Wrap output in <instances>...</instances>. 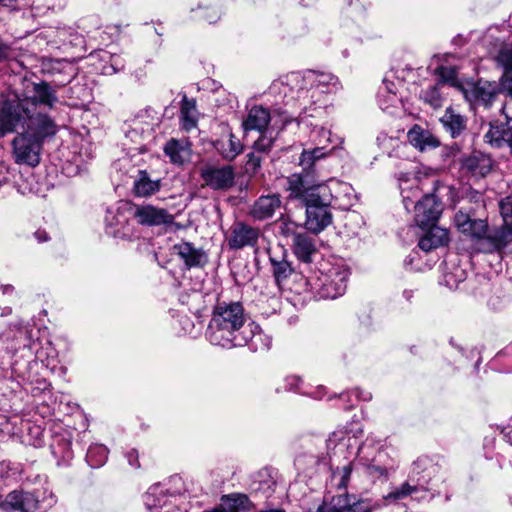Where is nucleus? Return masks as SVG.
<instances>
[{"instance_id": "obj_1", "label": "nucleus", "mask_w": 512, "mask_h": 512, "mask_svg": "<svg viewBox=\"0 0 512 512\" xmlns=\"http://www.w3.org/2000/svg\"><path fill=\"white\" fill-rule=\"evenodd\" d=\"M206 336L213 345L224 348L247 345L254 352L268 350L271 344L258 325L246 323L241 302H218L213 309Z\"/></svg>"}, {"instance_id": "obj_2", "label": "nucleus", "mask_w": 512, "mask_h": 512, "mask_svg": "<svg viewBox=\"0 0 512 512\" xmlns=\"http://www.w3.org/2000/svg\"><path fill=\"white\" fill-rule=\"evenodd\" d=\"M290 197L301 200L306 208L305 227L314 234L322 232L333 220L329 203L323 198L325 186L312 174H291L287 178Z\"/></svg>"}, {"instance_id": "obj_3", "label": "nucleus", "mask_w": 512, "mask_h": 512, "mask_svg": "<svg viewBox=\"0 0 512 512\" xmlns=\"http://www.w3.org/2000/svg\"><path fill=\"white\" fill-rule=\"evenodd\" d=\"M458 230L470 238L472 249L478 253H512V230L508 227L489 229L486 220L472 219L458 211L454 216Z\"/></svg>"}, {"instance_id": "obj_4", "label": "nucleus", "mask_w": 512, "mask_h": 512, "mask_svg": "<svg viewBox=\"0 0 512 512\" xmlns=\"http://www.w3.org/2000/svg\"><path fill=\"white\" fill-rule=\"evenodd\" d=\"M439 471V467L428 457H419L414 461L409 480L390 492L385 499L396 501L411 497L422 500L429 496L428 485Z\"/></svg>"}, {"instance_id": "obj_5", "label": "nucleus", "mask_w": 512, "mask_h": 512, "mask_svg": "<svg viewBox=\"0 0 512 512\" xmlns=\"http://www.w3.org/2000/svg\"><path fill=\"white\" fill-rule=\"evenodd\" d=\"M28 99H20L17 95L0 102V131L13 132L23 129L32 109Z\"/></svg>"}, {"instance_id": "obj_6", "label": "nucleus", "mask_w": 512, "mask_h": 512, "mask_svg": "<svg viewBox=\"0 0 512 512\" xmlns=\"http://www.w3.org/2000/svg\"><path fill=\"white\" fill-rule=\"evenodd\" d=\"M43 144L28 136L27 133L19 132L12 140V157L19 165L36 167L41 161Z\"/></svg>"}, {"instance_id": "obj_7", "label": "nucleus", "mask_w": 512, "mask_h": 512, "mask_svg": "<svg viewBox=\"0 0 512 512\" xmlns=\"http://www.w3.org/2000/svg\"><path fill=\"white\" fill-rule=\"evenodd\" d=\"M414 220L416 224L426 229L428 226H433L438 221L442 210V202L437 197L435 192L429 193L421 197L415 205Z\"/></svg>"}, {"instance_id": "obj_8", "label": "nucleus", "mask_w": 512, "mask_h": 512, "mask_svg": "<svg viewBox=\"0 0 512 512\" xmlns=\"http://www.w3.org/2000/svg\"><path fill=\"white\" fill-rule=\"evenodd\" d=\"M57 130L58 127L50 116L32 110L21 132L43 144L46 139L55 136Z\"/></svg>"}, {"instance_id": "obj_9", "label": "nucleus", "mask_w": 512, "mask_h": 512, "mask_svg": "<svg viewBox=\"0 0 512 512\" xmlns=\"http://www.w3.org/2000/svg\"><path fill=\"white\" fill-rule=\"evenodd\" d=\"M205 185L213 190H227L234 185L235 171L231 165L221 167L208 165L200 170Z\"/></svg>"}, {"instance_id": "obj_10", "label": "nucleus", "mask_w": 512, "mask_h": 512, "mask_svg": "<svg viewBox=\"0 0 512 512\" xmlns=\"http://www.w3.org/2000/svg\"><path fill=\"white\" fill-rule=\"evenodd\" d=\"M349 271L341 266H334L323 275L320 293L324 298L335 299L344 294L347 288Z\"/></svg>"}, {"instance_id": "obj_11", "label": "nucleus", "mask_w": 512, "mask_h": 512, "mask_svg": "<svg viewBox=\"0 0 512 512\" xmlns=\"http://www.w3.org/2000/svg\"><path fill=\"white\" fill-rule=\"evenodd\" d=\"M133 215L137 222L143 226L167 225L174 221V216L166 209L151 204L136 205Z\"/></svg>"}, {"instance_id": "obj_12", "label": "nucleus", "mask_w": 512, "mask_h": 512, "mask_svg": "<svg viewBox=\"0 0 512 512\" xmlns=\"http://www.w3.org/2000/svg\"><path fill=\"white\" fill-rule=\"evenodd\" d=\"M259 237L258 229L243 222H237L231 227L228 237V246L231 249L239 250L246 246H254Z\"/></svg>"}, {"instance_id": "obj_13", "label": "nucleus", "mask_w": 512, "mask_h": 512, "mask_svg": "<svg viewBox=\"0 0 512 512\" xmlns=\"http://www.w3.org/2000/svg\"><path fill=\"white\" fill-rule=\"evenodd\" d=\"M38 508V500L30 493L23 490L11 491L5 499L1 498V510L30 512Z\"/></svg>"}, {"instance_id": "obj_14", "label": "nucleus", "mask_w": 512, "mask_h": 512, "mask_svg": "<svg viewBox=\"0 0 512 512\" xmlns=\"http://www.w3.org/2000/svg\"><path fill=\"white\" fill-rule=\"evenodd\" d=\"M282 205L279 194L260 196L250 207L249 215L258 221L270 219Z\"/></svg>"}, {"instance_id": "obj_15", "label": "nucleus", "mask_w": 512, "mask_h": 512, "mask_svg": "<svg viewBox=\"0 0 512 512\" xmlns=\"http://www.w3.org/2000/svg\"><path fill=\"white\" fill-rule=\"evenodd\" d=\"M408 142L420 152L440 146V140L428 129L418 124L413 125L407 133Z\"/></svg>"}, {"instance_id": "obj_16", "label": "nucleus", "mask_w": 512, "mask_h": 512, "mask_svg": "<svg viewBox=\"0 0 512 512\" xmlns=\"http://www.w3.org/2000/svg\"><path fill=\"white\" fill-rule=\"evenodd\" d=\"M471 94L474 102L478 105L484 106L485 108H489L500 95L496 81L483 79L478 80L474 84Z\"/></svg>"}, {"instance_id": "obj_17", "label": "nucleus", "mask_w": 512, "mask_h": 512, "mask_svg": "<svg viewBox=\"0 0 512 512\" xmlns=\"http://www.w3.org/2000/svg\"><path fill=\"white\" fill-rule=\"evenodd\" d=\"M106 232L115 238H127L131 235L129 220L124 212L120 210L107 211L105 217Z\"/></svg>"}, {"instance_id": "obj_18", "label": "nucleus", "mask_w": 512, "mask_h": 512, "mask_svg": "<svg viewBox=\"0 0 512 512\" xmlns=\"http://www.w3.org/2000/svg\"><path fill=\"white\" fill-rule=\"evenodd\" d=\"M489 155L475 151L463 160L462 167L475 177H485L492 169Z\"/></svg>"}, {"instance_id": "obj_19", "label": "nucleus", "mask_w": 512, "mask_h": 512, "mask_svg": "<svg viewBox=\"0 0 512 512\" xmlns=\"http://www.w3.org/2000/svg\"><path fill=\"white\" fill-rule=\"evenodd\" d=\"M164 153L170 162L175 165H183L191 157V144L187 139H170L164 146Z\"/></svg>"}, {"instance_id": "obj_20", "label": "nucleus", "mask_w": 512, "mask_h": 512, "mask_svg": "<svg viewBox=\"0 0 512 512\" xmlns=\"http://www.w3.org/2000/svg\"><path fill=\"white\" fill-rule=\"evenodd\" d=\"M363 504L362 500L344 492L331 499L328 512H369L370 507Z\"/></svg>"}, {"instance_id": "obj_21", "label": "nucleus", "mask_w": 512, "mask_h": 512, "mask_svg": "<svg viewBox=\"0 0 512 512\" xmlns=\"http://www.w3.org/2000/svg\"><path fill=\"white\" fill-rule=\"evenodd\" d=\"M253 508V503L246 494L231 493L221 497L220 508H213L209 512H244Z\"/></svg>"}, {"instance_id": "obj_22", "label": "nucleus", "mask_w": 512, "mask_h": 512, "mask_svg": "<svg viewBox=\"0 0 512 512\" xmlns=\"http://www.w3.org/2000/svg\"><path fill=\"white\" fill-rule=\"evenodd\" d=\"M174 252L185 263L187 268L202 266L206 262V254L189 242H182L174 245Z\"/></svg>"}, {"instance_id": "obj_23", "label": "nucleus", "mask_w": 512, "mask_h": 512, "mask_svg": "<svg viewBox=\"0 0 512 512\" xmlns=\"http://www.w3.org/2000/svg\"><path fill=\"white\" fill-rule=\"evenodd\" d=\"M427 228L428 232L420 238L418 243L421 250L429 252L448 244L449 232L447 229L436 226V224Z\"/></svg>"}, {"instance_id": "obj_24", "label": "nucleus", "mask_w": 512, "mask_h": 512, "mask_svg": "<svg viewBox=\"0 0 512 512\" xmlns=\"http://www.w3.org/2000/svg\"><path fill=\"white\" fill-rule=\"evenodd\" d=\"M269 259L273 268L276 284L279 288H282L286 280L292 275L294 269L287 260L284 251L280 248L278 249V253H276V251L270 253Z\"/></svg>"}, {"instance_id": "obj_25", "label": "nucleus", "mask_w": 512, "mask_h": 512, "mask_svg": "<svg viewBox=\"0 0 512 512\" xmlns=\"http://www.w3.org/2000/svg\"><path fill=\"white\" fill-rule=\"evenodd\" d=\"M270 120L269 110L263 106L255 105L249 110L243 121V128L245 131L256 130L262 133L269 125Z\"/></svg>"}, {"instance_id": "obj_26", "label": "nucleus", "mask_w": 512, "mask_h": 512, "mask_svg": "<svg viewBox=\"0 0 512 512\" xmlns=\"http://www.w3.org/2000/svg\"><path fill=\"white\" fill-rule=\"evenodd\" d=\"M302 81L310 86V89L320 93H328L336 88L337 79L327 73L308 71L302 77Z\"/></svg>"}, {"instance_id": "obj_27", "label": "nucleus", "mask_w": 512, "mask_h": 512, "mask_svg": "<svg viewBox=\"0 0 512 512\" xmlns=\"http://www.w3.org/2000/svg\"><path fill=\"white\" fill-rule=\"evenodd\" d=\"M34 96L27 98L29 100V107L34 110L37 104L45 105L52 108L58 102L56 92L50 87L47 82H40L34 84Z\"/></svg>"}, {"instance_id": "obj_28", "label": "nucleus", "mask_w": 512, "mask_h": 512, "mask_svg": "<svg viewBox=\"0 0 512 512\" xmlns=\"http://www.w3.org/2000/svg\"><path fill=\"white\" fill-rule=\"evenodd\" d=\"M275 486L276 479L273 472L268 468H264L254 475L250 489L253 493H262L268 497L274 492Z\"/></svg>"}, {"instance_id": "obj_29", "label": "nucleus", "mask_w": 512, "mask_h": 512, "mask_svg": "<svg viewBox=\"0 0 512 512\" xmlns=\"http://www.w3.org/2000/svg\"><path fill=\"white\" fill-rule=\"evenodd\" d=\"M161 188V180L150 178L146 170H140L133 184V192L137 197H149Z\"/></svg>"}, {"instance_id": "obj_30", "label": "nucleus", "mask_w": 512, "mask_h": 512, "mask_svg": "<svg viewBox=\"0 0 512 512\" xmlns=\"http://www.w3.org/2000/svg\"><path fill=\"white\" fill-rule=\"evenodd\" d=\"M214 147L226 160H233L242 152L240 140L232 133L223 135L216 140Z\"/></svg>"}, {"instance_id": "obj_31", "label": "nucleus", "mask_w": 512, "mask_h": 512, "mask_svg": "<svg viewBox=\"0 0 512 512\" xmlns=\"http://www.w3.org/2000/svg\"><path fill=\"white\" fill-rule=\"evenodd\" d=\"M440 121L452 138H457L466 130V118L456 113L452 108H447Z\"/></svg>"}, {"instance_id": "obj_32", "label": "nucleus", "mask_w": 512, "mask_h": 512, "mask_svg": "<svg viewBox=\"0 0 512 512\" xmlns=\"http://www.w3.org/2000/svg\"><path fill=\"white\" fill-rule=\"evenodd\" d=\"M181 126L185 131H190L197 126L198 110L196 101L183 96L180 107Z\"/></svg>"}, {"instance_id": "obj_33", "label": "nucleus", "mask_w": 512, "mask_h": 512, "mask_svg": "<svg viewBox=\"0 0 512 512\" xmlns=\"http://www.w3.org/2000/svg\"><path fill=\"white\" fill-rule=\"evenodd\" d=\"M294 253L303 262H310L312 255L316 252L313 239L305 234L295 235L293 239Z\"/></svg>"}, {"instance_id": "obj_34", "label": "nucleus", "mask_w": 512, "mask_h": 512, "mask_svg": "<svg viewBox=\"0 0 512 512\" xmlns=\"http://www.w3.org/2000/svg\"><path fill=\"white\" fill-rule=\"evenodd\" d=\"M326 155L327 152L324 147L303 150L299 158V164L303 169L300 174L310 173L317 179L313 169L315 161L324 158Z\"/></svg>"}, {"instance_id": "obj_35", "label": "nucleus", "mask_w": 512, "mask_h": 512, "mask_svg": "<svg viewBox=\"0 0 512 512\" xmlns=\"http://www.w3.org/2000/svg\"><path fill=\"white\" fill-rule=\"evenodd\" d=\"M143 502L148 510L162 509L166 506L167 497L160 484L152 485L143 495Z\"/></svg>"}, {"instance_id": "obj_36", "label": "nucleus", "mask_w": 512, "mask_h": 512, "mask_svg": "<svg viewBox=\"0 0 512 512\" xmlns=\"http://www.w3.org/2000/svg\"><path fill=\"white\" fill-rule=\"evenodd\" d=\"M108 458V449L101 444H95L89 447L86 460L92 468H98L105 464Z\"/></svg>"}, {"instance_id": "obj_37", "label": "nucleus", "mask_w": 512, "mask_h": 512, "mask_svg": "<svg viewBox=\"0 0 512 512\" xmlns=\"http://www.w3.org/2000/svg\"><path fill=\"white\" fill-rule=\"evenodd\" d=\"M401 194L403 197L404 206L408 211L411 209V207L415 208L417 201L421 200V191L417 185L412 186L411 188L401 186Z\"/></svg>"}, {"instance_id": "obj_38", "label": "nucleus", "mask_w": 512, "mask_h": 512, "mask_svg": "<svg viewBox=\"0 0 512 512\" xmlns=\"http://www.w3.org/2000/svg\"><path fill=\"white\" fill-rule=\"evenodd\" d=\"M496 61L503 71L512 69V43L501 46L496 56Z\"/></svg>"}, {"instance_id": "obj_39", "label": "nucleus", "mask_w": 512, "mask_h": 512, "mask_svg": "<svg viewBox=\"0 0 512 512\" xmlns=\"http://www.w3.org/2000/svg\"><path fill=\"white\" fill-rule=\"evenodd\" d=\"M500 94L505 95L508 99L512 98V69L503 71L499 80L496 81Z\"/></svg>"}, {"instance_id": "obj_40", "label": "nucleus", "mask_w": 512, "mask_h": 512, "mask_svg": "<svg viewBox=\"0 0 512 512\" xmlns=\"http://www.w3.org/2000/svg\"><path fill=\"white\" fill-rule=\"evenodd\" d=\"M500 212L504 220L502 227H508L512 230V199L507 198L500 203Z\"/></svg>"}, {"instance_id": "obj_41", "label": "nucleus", "mask_w": 512, "mask_h": 512, "mask_svg": "<svg viewBox=\"0 0 512 512\" xmlns=\"http://www.w3.org/2000/svg\"><path fill=\"white\" fill-rule=\"evenodd\" d=\"M297 228H298V225L294 221H291L290 219L284 218V217L280 218V220H279V231H280V233L283 236H285V237H288V236L295 237V235H298L296 233Z\"/></svg>"}, {"instance_id": "obj_42", "label": "nucleus", "mask_w": 512, "mask_h": 512, "mask_svg": "<svg viewBox=\"0 0 512 512\" xmlns=\"http://www.w3.org/2000/svg\"><path fill=\"white\" fill-rule=\"evenodd\" d=\"M274 139L266 135H261L253 145V150L260 154H267L272 148Z\"/></svg>"}, {"instance_id": "obj_43", "label": "nucleus", "mask_w": 512, "mask_h": 512, "mask_svg": "<svg viewBox=\"0 0 512 512\" xmlns=\"http://www.w3.org/2000/svg\"><path fill=\"white\" fill-rule=\"evenodd\" d=\"M169 485V490L173 494H180L182 492L189 491V489L185 486L183 478L179 475L171 476L169 479Z\"/></svg>"}, {"instance_id": "obj_44", "label": "nucleus", "mask_w": 512, "mask_h": 512, "mask_svg": "<svg viewBox=\"0 0 512 512\" xmlns=\"http://www.w3.org/2000/svg\"><path fill=\"white\" fill-rule=\"evenodd\" d=\"M260 153L255 152L254 150L247 155V169L255 172L261 166L262 157L259 155Z\"/></svg>"}, {"instance_id": "obj_45", "label": "nucleus", "mask_w": 512, "mask_h": 512, "mask_svg": "<svg viewBox=\"0 0 512 512\" xmlns=\"http://www.w3.org/2000/svg\"><path fill=\"white\" fill-rule=\"evenodd\" d=\"M351 473H352V465L351 464H347L342 467L341 479L338 483V487L340 489L345 490L347 488V485H348L350 477H351Z\"/></svg>"}, {"instance_id": "obj_46", "label": "nucleus", "mask_w": 512, "mask_h": 512, "mask_svg": "<svg viewBox=\"0 0 512 512\" xmlns=\"http://www.w3.org/2000/svg\"><path fill=\"white\" fill-rule=\"evenodd\" d=\"M501 111L505 115L507 128L512 129V98L504 102Z\"/></svg>"}, {"instance_id": "obj_47", "label": "nucleus", "mask_w": 512, "mask_h": 512, "mask_svg": "<svg viewBox=\"0 0 512 512\" xmlns=\"http://www.w3.org/2000/svg\"><path fill=\"white\" fill-rule=\"evenodd\" d=\"M12 54L11 46L0 39V62L10 59Z\"/></svg>"}, {"instance_id": "obj_48", "label": "nucleus", "mask_w": 512, "mask_h": 512, "mask_svg": "<svg viewBox=\"0 0 512 512\" xmlns=\"http://www.w3.org/2000/svg\"><path fill=\"white\" fill-rule=\"evenodd\" d=\"M127 459H128V462L129 464L134 467V468H139L140 467V464H139V455H138V452L135 450V449H132L131 451H129L126 455Z\"/></svg>"}, {"instance_id": "obj_49", "label": "nucleus", "mask_w": 512, "mask_h": 512, "mask_svg": "<svg viewBox=\"0 0 512 512\" xmlns=\"http://www.w3.org/2000/svg\"><path fill=\"white\" fill-rule=\"evenodd\" d=\"M0 6L9 10H16L18 6L17 0H0Z\"/></svg>"}, {"instance_id": "obj_50", "label": "nucleus", "mask_w": 512, "mask_h": 512, "mask_svg": "<svg viewBox=\"0 0 512 512\" xmlns=\"http://www.w3.org/2000/svg\"><path fill=\"white\" fill-rule=\"evenodd\" d=\"M34 236L39 243L45 242L49 239L48 234L45 230H37L34 233Z\"/></svg>"}, {"instance_id": "obj_51", "label": "nucleus", "mask_w": 512, "mask_h": 512, "mask_svg": "<svg viewBox=\"0 0 512 512\" xmlns=\"http://www.w3.org/2000/svg\"><path fill=\"white\" fill-rule=\"evenodd\" d=\"M0 289L2 290L3 294L12 293L14 290L12 285H1Z\"/></svg>"}, {"instance_id": "obj_52", "label": "nucleus", "mask_w": 512, "mask_h": 512, "mask_svg": "<svg viewBox=\"0 0 512 512\" xmlns=\"http://www.w3.org/2000/svg\"><path fill=\"white\" fill-rule=\"evenodd\" d=\"M291 80H292V81H295V82H298V81L300 80V75H299V74H297V73H293V74L291 75Z\"/></svg>"}, {"instance_id": "obj_53", "label": "nucleus", "mask_w": 512, "mask_h": 512, "mask_svg": "<svg viewBox=\"0 0 512 512\" xmlns=\"http://www.w3.org/2000/svg\"><path fill=\"white\" fill-rule=\"evenodd\" d=\"M10 313H11V309H10V308H6V309L4 310V312H2V314H1V315H2V316H3V315H8V314H10Z\"/></svg>"}, {"instance_id": "obj_54", "label": "nucleus", "mask_w": 512, "mask_h": 512, "mask_svg": "<svg viewBox=\"0 0 512 512\" xmlns=\"http://www.w3.org/2000/svg\"><path fill=\"white\" fill-rule=\"evenodd\" d=\"M336 436H337V433H336V432H334V433L332 434V436L329 438V442H333V438H336Z\"/></svg>"}, {"instance_id": "obj_55", "label": "nucleus", "mask_w": 512, "mask_h": 512, "mask_svg": "<svg viewBox=\"0 0 512 512\" xmlns=\"http://www.w3.org/2000/svg\"><path fill=\"white\" fill-rule=\"evenodd\" d=\"M316 512H325L324 506L323 505L319 506Z\"/></svg>"}, {"instance_id": "obj_56", "label": "nucleus", "mask_w": 512, "mask_h": 512, "mask_svg": "<svg viewBox=\"0 0 512 512\" xmlns=\"http://www.w3.org/2000/svg\"><path fill=\"white\" fill-rule=\"evenodd\" d=\"M265 512H282V511L278 510V509H270V510H266Z\"/></svg>"}, {"instance_id": "obj_57", "label": "nucleus", "mask_w": 512, "mask_h": 512, "mask_svg": "<svg viewBox=\"0 0 512 512\" xmlns=\"http://www.w3.org/2000/svg\"><path fill=\"white\" fill-rule=\"evenodd\" d=\"M376 470L378 471V473H381V474L384 473V469H382V468L377 467Z\"/></svg>"}, {"instance_id": "obj_58", "label": "nucleus", "mask_w": 512, "mask_h": 512, "mask_svg": "<svg viewBox=\"0 0 512 512\" xmlns=\"http://www.w3.org/2000/svg\"><path fill=\"white\" fill-rule=\"evenodd\" d=\"M404 294H405L407 299H409L411 297V292H405Z\"/></svg>"}, {"instance_id": "obj_59", "label": "nucleus", "mask_w": 512, "mask_h": 512, "mask_svg": "<svg viewBox=\"0 0 512 512\" xmlns=\"http://www.w3.org/2000/svg\"><path fill=\"white\" fill-rule=\"evenodd\" d=\"M214 21H216V17L209 19V22H214Z\"/></svg>"}, {"instance_id": "obj_60", "label": "nucleus", "mask_w": 512, "mask_h": 512, "mask_svg": "<svg viewBox=\"0 0 512 512\" xmlns=\"http://www.w3.org/2000/svg\"><path fill=\"white\" fill-rule=\"evenodd\" d=\"M2 339V335L0 334V340Z\"/></svg>"}]
</instances>
